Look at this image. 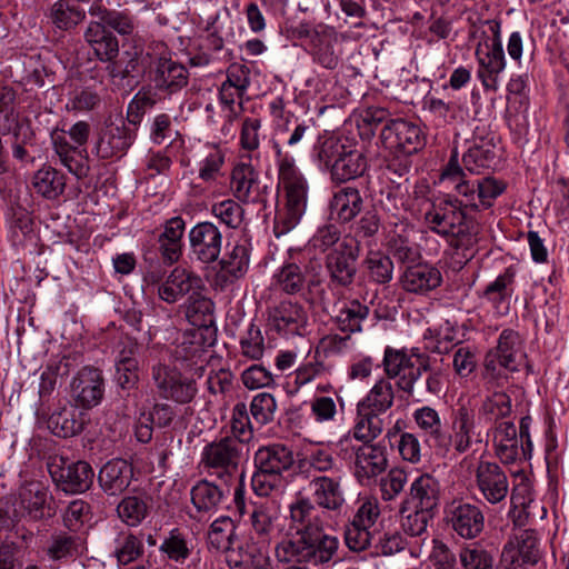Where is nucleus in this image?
<instances>
[{
  "label": "nucleus",
  "instance_id": "1",
  "mask_svg": "<svg viewBox=\"0 0 569 569\" xmlns=\"http://www.w3.org/2000/svg\"><path fill=\"white\" fill-rule=\"evenodd\" d=\"M463 198H448L433 204L425 214L428 228L446 238L465 262L473 258L479 241L478 222L465 212Z\"/></svg>",
  "mask_w": 569,
  "mask_h": 569
},
{
  "label": "nucleus",
  "instance_id": "2",
  "mask_svg": "<svg viewBox=\"0 0 569 569\" xmlns=\"http://www.w3.org/2000/svg\"><path fill=\"white\" fill-rule=\"evenodd\" d=\"M526 358L522 341L518 332L505 329L495 348L490 349L483 360L481 373L486 390L502 389L510 375L519 371Z\"/></svg>",
  "mask_w": 569,
  "mask_h": 569
},
{
  "label": "nucleus",
  "instance_id": "3",
  "mask_svg": "<svg viewBox=\"0 0 569 569\" xmlns=\"http://www.w3.org/2000/svg\"><path fill=\"white\" fill-rule=\"evenodd\" d=\"M440 180L451 187L459 197L463 198L465 208L472 210L490 208L507 188L505 181L491 176L476 180L467 179L466 172L457 161V153L450 158L440 176Z\"/></svg>",
  "mask_w": 569,
  "mask_h": 569
},
{
  "label": "nucleus",
  "instance_id": "4",
  "mask_svg": "<svg viewBox=\"0 0 569 569\" xmlns=\"http://www.w3.org/2000/svg\"><path fill=\"white\" fill-rule=\"evenodd\" d=\"M339 540L325 533L322 527L305 535H290L276 547L281 562H306L313 566L330 562L337 555Z\"/></svg>",
  "mask_w": 569,
  "mask_h": 569
},
{
  "label": "nucleus",
  "instance_id": "5",
  "mask_svg": "<svg viewBox=\"0 0 569 569\" xmlns=\"http://www.w3.org/2000/svg\"><path fill=\"white\" fill-rule=\"evenodd\" d=\"M279 180L286 191V204L274 216L276 237L286 234L301 220L307 209L308 186L293 160L283 158L279 163Z\"/></svg>",
  "mask_w": 569,
  "mask_h": 569
},
{
  "label": "nucleus",
  "instance_id": "6",
  "mask_svg": "<svg viewBox=\"0 0 569 569\" xmlns=\"http://www.w3.org/2000/svg\"><path fill=\"white\" fill-rule=\"evenodd\" d=\"M386 379H396L399 390L412 397L415 385L428 369V353L419 348L396 349L387 347L382 359Z\"/></svg>",
  "mask_w": 569,
  "mask_h": 569
},
{
  "label": "nucleus",
  "instance_id": "7",
  "mask_svg": "<svg viewBox=\"0 0 569 569\" xmlns=\"http://www.w3.org/2000/svg\"><path fill=\"white\" fill-rule=\"evenodd\" d=\"M383 210L389 212L399 222H395L393 229L388 232L387 248L390 254L400 263L413 264L421 259L419 246L411 239L412 229L400 220L401 211L405 210V201L397 192H388L385 200H381Z\"/></svg>",
  "mask_w": 569,
  "mask_h": 569
},
{
  "label": "nucleus",
  "instance_id": "8",
  "mask_svg": "<svg viewBox=\"0 0 569 569\" xmlns=\"http://www.w3.org/2000/svg\"><path fill=\"white\" fill-rule=\"evenodd\" d=\"M489 435V431L483 432L481 420L476 415V411L466 406H459L451 416V433L448 435L446 447L440 448V451L447 452L452 447L459 455L467 452L473 443H481L483 437Z\"/></svg>",
  "mask_w": 569,
  "mask_h": 569
},
{
  "label": "nucleus",
  "instance_id": "9",
  "mask_svg": "<svg viewBox=\"0 0 569 569\" xmlns=\"http://www.w3.org/2000/svg\"><path fill=\"white\" fill-rule=\"evenodd\" d=\"M152 57L151 74L154 87L168 94L180 91L188 84L189 71L184 64L172 59L163 43H157Z\"/></svg>",
  "mask_w": 569,
  "mask_h": 569
},
{
  "label": "nucleus",
  "instance_id": "10",
  "mask_svg": "<svg viewBox=\"0 0 569 569\" xmlns=\"http://www.w3.org/2000/svg\"><path fill=\"white\" fill-rule=\"evenodd\" d=\"M47 467L56 486L67 493H82L93 483L94 471L86 461L68 462L62 457H53Z\"/></svg>",
  "mask_w": 569,
  "mask_h": 569
},
{
  "label": "nucleus",
  "instance_id": "11",
  "mask_svg": "<svg viewBox=\"0 0 569 569\" xmlns=\"http://www.w3.org/2000/svg\"><path fill=\"white\" fill-rule=\"evenodd\" d=\"M380 137L383 147L397 156L416 153L425 144L420 127L405 119L389 120L383 126Z\"/></svg>",
  "mask_w": 569,
  "mask_h": 569
},
{
  "label": "nucleus",
  "instance_id": "12",
  "mask_svg": "<svg viewBox=\"0 0 569 569\" xmlns=\"http://www.w3.org/2000/svg\"><path fill=\"white\" fill-rule=\"evenodd\" d=\"M152 380L158 395L178 403H189L196 397L197 386L193 379L183 377L180 372L166 365L152 367Z\"/></svg>",
  "mask_w": 569,
  "mask_h": 569
},
{
  "label": "nucleus",
  "instance_id": "13",
  "mask_svg": "<svg viewBox=\"0 0 569 569\" xmlns=\"http://www.w3.org/2000/svg\"><path fill=\"white\" fill-rule=\"evenodd\" d=\"M71 397L82 409L98 406L104 395L102 371L94 367H83L71 381Z\"/></svg>",
  "mask_w": 569,
  "mask_h": 569
},
{
  "label": "nucleus",
  "instance_id": "14",
  "mask_svg": "<svg viewBox=\"0 0 569 569\" xmlns=\"http://www.w3.org/2000/svg\"><path fill=\"white\" fill-rule=\"evenodd\" d=\"M358 247L350 240L337 244L326 258V268L333 283L348 287L357 273Z\"/></svg>",
  "mask_w": 569,
  "mask_h": 569
},
{
  "label": "nucleus",
  "instance_id": "15",
  "mask_svg": "<svg viewBox=\"0 0 569 569\" xmlns=\"http://www.w3.org/2000/svg\"><path fill=\"white\" fill-rule=\"evenodd\" d=\"M353 476L362 486L386 471L388 467L387 449L380 443H362L353 449Z\"/></svg>",
  "mask_w": 569,
  "mask_h": 569
},
{
  "label": "nucleus",
  "instance_id": "16",
  "mask_svg": "<svg viewBox=\"0 0 569 569\" xmlns=\"http://www.w3.org/2000/svg\"><path fill=\"white\" fill-rule=\"evenodd\" d=\"M476 486L483 499L497 505L503 501L509 492V480L506 472L496 463L480 461L475 470Z\"/></svg>",
  "mask_w": 569,
  "mask_h": 569
},
{
  "label": "nucleus",
  "instance_id": "17",
  "mask_svg": "<svg viewBox=\"0 0 569 569\" xmlns=\"http://www.w3.org/2000/svg\"><path fill=\"white\" fill-rule=\"evenodd\" d=\"M502 559L512 569L536 565L540 559L539 538L535 530L525 529L515 535L502 550Z\"/></svg>",
  "mask_w": 569,
  "mask_h": 569
},
{
  "label": "nucleus",
  "instance_id": "18",
  "mask_svg": "<svg viewBox=\"0 0 569 569\" xmlns=\"http://www.w3.org/2000/svg\"><path fill=\"white\" fill-rule=\"evenodd\" d=\"M440 500L439 481L430 473L418 476L409 487V492L400 505V513L408 509H420L433 512Z\"/></svg>",
  "mask_w": 569,
  "mask_h": 569
},
{
  "label": "nucleus",
  "instance_id": "19",
  "mask_svg": "<svg viewBox=\"0 0 569 569\" xmlns=\"http://www.w3.org/2000/svg\"><path fill=\"white\" fill-rule=\"evenodd\" d=\"M447 522L463 539L478 537L485 527L482 510L469 502H452L447 510Z\"/></svg>",
  "mask_w": 569,
  "mask_h": 569
},
{
  "label": "nucleus",
  "instance_id": "20",
  "mask_svg": "<svg viewBox=\"0 0 569 569\" xmlns=\"http://www.w3.org/2000/svg\"><path fill=\"white\" fill-rule=\"evenodd\" d=\"M495 38L488 50L483 52L480 48L477 49L476 54L480 68L478 77L480 78L483 87L496 91L498 88V76L506 68L505 52L500 40V26L496 24Z\"/></svg>",
  "mask_w": 569,
  "mask_h": 569
},
{
  "label": "nucleus",
  "instance_id": "21",
  "mask_svg": "<svg viewBox=\"0 0 569 569\" xmlns=\"http://www.w3.org/2000/svg\"><path fill=\"white\" fill-rule=\"evenodd\" d=\"M180 310L194 330L206 331L209 339L216 336L214 303L201 290L192 291Z\"/></svg>",
  "mask_w": 569,
  "mask_h": 569
},
{
  "label": "nucleus",
  "instance_id": "22",
  "mask_svg": "<svg viewBox=\"0 0 569 569\" xmlns=\"http://www.w3.org/2000/svg\"><path fill=\"white\" fill-rule=\"evenodd\" d=\"M136 139V130L127 126L111 123L101 131L96 142V153L100 159L121 158Z\"/></svg>",
  "mask_w": 569,
  "mask_h": 569
},
{
  "label": "nucleus",
  "instance_id": "23",
  "mask_svg": "<svg viewBox=\"0 0 569 569\" xmlns=\"http://www.w3.org/2000/svg\"><path fill=\"white\" fill-rule=\"evenodd\" d=\"M269 322L283 336H302L308 316L301 305L284 300L269 311Z\"/></svg>",
  "mask_w": 569,
  "mask_h": 569
},
{
  "label": "nucleus",
  "instance_id": "24",
  "mask_svg": "<svg viewBox=\"0 0 569 569\" xmlns=\"http://www.w3.org/2000/svg\"><path fill=\"white\" fill-rule=\"evenodd\" d=\"M189 241L192 253L203 263H210L218 259L222 236L219 229L211 222H200L189 232Z\"/></svg>",
  "mask_w": 569,
  "mask_h": 569
},
{
  "label": "nucleus",
  "instance_id": "25",
  "mask_svg": "<svg viewBox=\"0 0 569 569\" xmlns=\"http://www.w3.org/2000/svg\"><path fill=\"white\" fill-rule=\"evenodd\" d=\"M216 342V336L211 339L207 337V332L192 330L186 333L182 341L177 346L176 356L182 361L189 362L194 367V375L201 377L206 370L208 348Z\"/></svg>",
  "mask_w": 569,
  "mask_h": 569
},
{
  "label": "nucleus",
  "instance_id": "26",
  "mask_svg": "<svg viewBox=\"0 0 569 569\" xmlns=\"http://www.w3.org/2000/svg\"><path fill=\"white\" fill-rule=\"evenodd\" d=\"M244 446L224 437L218 441L208 443L201 455V465L206 469L237 468Z\"/></svg>",
  "mask_w": 569,
  "mask_h": 569
},
{
  "label": "nucleus",
  "instance_id": "27",
  "mask_svg": "<svg viewBox=\"0 0 569 569\" xmlns=\"http://www.w3.org/2000/svg\"><path fill=\"white\" fill-rule=\"evenodd\" d=\"M442 282L440 270L429 263H413L408 266L400 277L405 291L416 295H427L437 289Z\"/></svg>",
  "mask_w": 569,
  "mask_h": 569
},
{
  "label": "nucleus",
  "instance_id": "28",
  "mask_svg": "<svg viewBox=\"0 0 569 569\" xmlns=\"http://www.w3.org/2000/svg\"><path fill=\"white\" fill-rule=\"evenodd\" d=\"M132 477V466L127 460L117 458L102 466L98 481L104 493L118 496L129 487Z\"/></svg>",
  "mask_w": 569,
  "mask_h": 569
},
{
  "label": "nucleus",
  "instance_id": "29",
  "mask_svg": "<svg viewBox=\"0 0 569 569\" xmlns=\"http://www.w3.org/2000/svg\"><path fill=\"white\" fill-rule=\"evenodd\" d=\"M201 289L202 280L200 277L186 269L176 268L159 287L158 295L163 301L174 303L179 298Z\"/></svg>",
  "mask_w": 569,
  "mask_h": 569
},
{
  "label": "nucleus",
  "instance_id": "30",
  "mask_svg": "<svg viewBox=\"0 0 569 569\" xmlns=\"http://www.w3.org/2000/svg\"><path fill=\"white\" fill-rule=\"evenodd\" d=\"M291 449L282 443H273L261 447L254 455V467L264 475L278 476L293 465Z\"/></svg>",
  "mask_w": 569,
  "mask_h": 569
},
{
  "label": "nucleus",
  "instance_id": "31",
  "mask_svg": "<svg viewBox=\"0 0 569 569\" xmlns=\"http://www.w3.org/2000/svg\"><path fill=\"white\" fill-rule=\"evenodd\" d=\"M488 431L492 432L496 456L502 463H513L520 453L523 452V447L519 445L513 422H499Z\"/></svg>",
  "mask_w": 569,
  "mask_h": 569
},
{
  "label": "nucleus",
  "instance_id": "32",
  "mask_svg": "<svg viewBox=\"0 0 569 569\" xmlns=\"http://www.w3.org/2000/svg\"><path fill=\"white\" fill-rule=\"evenodd\" d=\"M369 311L368 306L356 299L341 300L333 306L332 319L337 328L343 332H360L362 322L368 318Z\"/></svg>",
  "mask_w": 569,
  "mask_h": 569
},
{
  "label": "nucleus",
  "instance_id": "33",
  "mask_svg": "<svg viewBox=\"0 0 569 569\" xmlns=\"http://www.w3.org/2000/svg\"><path fill=\"white\" fill-rule=\"evenodd\" d=\"M290 529H296L293 535H305L321 528L319 509L309 498L298 497L289 508Z\"/></svg>",
  "mask_w": 569,
  "mask_h": 569
},
{
  "label": "nucleus",
  "instance_id": "34",
  "mask_svg": "<svg viewBox=\"0 0 569 569\" xmlns=\"http://www.w3.org/2000/svg\"><path fill=\"white\" fill-rule=\"evenodd\" d=\"M412 417L427 441L435 448L440 450V448L447 446L446 443L449 442L448 435L443 429L439 412L435 408L423 406L416 409Z\"/></svg>",
  "mask_w": 569,
  "mask_h": 569
},
{
  "label": "nucleus",
  "instance_id": "35",
  "mask_svg": "<svg viewBox=\"0 0 569 569\" xmlns=\"http://www.w3.org/2000/svg\"><path fill=\"white\" fill-rule=\"evenodd\" d=\"M368 169V161L362 150L348 146L341 158L336 160L331 179L343 183L363 176Z\"/></svg>",
  "mask_w": 569,
  "mask_h": 569
},
{
  "label": "nucleus",
  "instance_id": "36",
  "mask_svg": "<svg viewBox=\"0 0 569 569\" xmlns=\"http://www.w3.org/2000/svg\"><path fill=\"white\" fill-rule=\"evenodd\" d=\"M362 198L357 188L346 186L337 190L330 200V214L340 222H349L362 209Z\"/></svg>",
  "mask_w": 569,
  "mask_h": 569
},
{
  "label": "nucleus",
  "instance_id": "37",
  "mask_svg": "<svg viewBox=\"0 0 569 569\" xmlns=\"http://www.w3.org/2000/svg\"><path fill=\"white\" fill-rule=\"evenodd\" d=\"M83 36L100 61L110 62L118 57L119 43L117 37L98 22L90 21Z\"/></svg>",
  "mask_w": 569,
  "mask_h": 569
},
{
  "label": "nucleus",
  "instance_id": "38",
  "mask_svg": "<svg viewBox=\"0 0 569 569\" xmlns=\"http://www.w3.org/2000/svg\"><path fill=\"white\" fill-rule=\"evenodd\" d=\"M248 83L249 80L244 71L240 76L234 72V69H231L228 72L227 81L222 84L221 101L230 106V111L234 117H239L246 110L244 104L249 101Z\"/></svg>",
  "mask_w": 569,
  "mask_h": 569
},
{
  "label": "nucleus",
  "instance_id": "39",
  "mask_svg": "<svg viewBox=\"0 0 569 569\" xmlns=\"http://www.w3.org/2000/svg\"><path fill=\"white\" fill-rule=\"evenodd\" d=\"M491 392L486 396L479 408V418L481 421L490 423L491 427L499 422H508L505 420L512 412V401L508 393L500 389L488 390Z\"/></svg>",
  "mask_w": 569,
  "mask_h": 569
},
{
  "label": "nucleus",
  "instance_id": "40",
  "mask_svg": "<svg viewBox=\"0 0 569 569\" xmlns=\"http://www.w3.org/2000/svg\"><path fill=\"white\" fill-rule=\"evenodd\" d=\"M386 419L381 413L365 409L357 405L352 438L362 443H373L383 431Z\"/></svg>",
  "mask_w": 569,
  "mask_h": 569
},
{
  "label": "nucleus",
  "instance_id": "41",
  "mask_svg": "<svg viewBox=\"0 0 569 569\" xmlns=\"http://www.w3.org/2000/svg\"><path fill=\"white\" fill-rule=\"evenodd\" d=\"M91 22H98L102 28L113 29L120 34H131L134 30V19L128 11L110 10L99 2H93L89 8Z\"/></svg>",
  "mask_w": 569,
  "mask_h": 569
},
{
  "label": "nucleus",
  "instance_id": "42",
  "mask_svg": "<svg viewBox=\"0 0 569 569\" xmlns=\"http://www.w3.org/2000/svg\"><path fill=\"white\" fill-rule=\"evenodd\" d=\"M309 487L313 501L321 508L337 510L345 501L339 482L332 478L326 476L315 477L310 481Z\"/></svg>",
  "mask_w": 569,
  "mask_h": 569
},
{
  "label": "nucleus",
  "instance_id": "43",
  "mask_svg": "<svg viewBox=\"0 0 569 569\" xmlns=\"http://www.w3.org/2000/svg\"><path fill=\"white\" fill-rule=\"evenodd\" d=\"M48 18L57 29L71 31L86 19V11L71 0H57Z\"/></svg>",
  "mask_w": 569,
  "mask_h": 569
},
{
  "label": "nucleus",
  "instance_id": "44",
  "mask_svg": "<svg viewBox=\"0 0 569 569\" xmlns=\"http://www.w3.org/2000/svg\"><path fill=\"white\" fill-rule=\"evenodd\" d=\"M83 549L82 538L74 532L59 531L51 535L47 556L57 561L79 556Z\"/></svg>",
  "mask_w": 569,
  "mask_h": 569
},
{
  "label": "nucleus",
  "instance_id": "45",
  "mask_svg": "<svg viewBox=\"0 0 569 569\" xmlns=\"http://www.w3.org/2000/svg\"><path fill=\"white\" fill-rule=\"evenodd\" d=\"M38 420H46L48 429L57 437L68 438L80 433L83 429V421L77 419L73 411L62 408L46 417L40 410L37 411Z\"/></svg>",
  "mask_w": 569,
  "mask_h": 569
},
{
  "label": "nucleus",
  "instance_id": "46",
  "mask_svg": "<svg viewBox=\"0 0 569 569\" xmlns=\"http://www.w3.org/2000/svg\"><path fill=\"white\" fill-rule=\"evenodd\" d=\"M47 497L48 492L42 483L27 482L19 490V505L30 519L40 520L44 517Z\"/></svg>",
  "mask_w": 569,
  "mask_h": 569
},
{
  "label": "nucleus",
  "instance_id": "47",
  "mask_svg": "<svg viewBox=\"0 0 569 569\" xmlns=\"http://www.w3.org/2000/svg\"><path fill=\"white\" fill-rule=\"evenodd\" d=\"M393 383L389 379L380 378L357 405L383 415L393 406Z\"/></svg>",
  "mask_w": 569,
  "mask_h": 569
},
{
  "label": "nucleus",
  "instance_id": "48",
  "mask_svg": "<svg viewBox=\"0 0 569 569\" xmlns=\"http://www.w3.org/2000/svg\"><path fill=\"white\" fill-rule=\"evenodd\" d=\"M34 190L47 199H56L66 188L64 174L52 167L39 169L32 179Z\"/></svg>",
  "mask_w": 569,
  "mask_h": 569
},
{
  "label": "nucleus",
  "instance_id": "49",
  "mask_svg": "<svg viewBox=\"0 0 569 569\" xmlns=\"http://www.w3.org/2000/svg\"><path fill=\"white\" fill-rule=\"evenodd\" d=\"M496 158L495 147L489 141L481 140L480 143L471 146L462 157L463 172L480 174L485 169L492 166Z\"/></svg>",
  "mask_w": 569,
  "mask_h": 569
},
{
  "label": "nucleus",
  "instance_id": "50",
  "mask_svg": "<svg viewBox=\"0 0 569 569\" xmlns=\"http://www.w3.org/2000/svg\"><path fill=\"white\" fill-rule=\"evenodd\" d=\"M516 271L508 267L483 290L482 297L495 307L508 300L513 292Z\"/></svg>",
  "mask_w": 569,
  "mask_h": 569
},
{
  "label": "nucleus",
  "instance_id": "51",
  "mask_svg": "<svg viewBox=\"0 0 569 569\" xmlns=\"http://www.w3.org/2000/svg\"><path fill=\"white\" fill-rule=\"evenodd\" d=\"M363 264L371 281L379 284H386L392 280L393 262L388 254L380 251H370L367 254Z\"/></svg>",
  "mask_w": 569,
  "mask_h": 569
},
{
  "label": "nucleus",
  "instance_id": "52",
  "mask_svg": "<svg viewBox=\"0 0 569 569\" xmlns=\"http://www.w3.org/2000/svg\"><path fill=\"white\" fill-rule=\"evenodd\" d=\"M223 497L222 491L216 485L201 480L191 489V500L198 511L214 510Z\"/></svg>",
  "mask_w": 569,
  "mask_h": 569
},
{
  "label": "nucleus",
  "instance_id": "53",
  "mask_svg": "<svg viewBox=\"0 0 569 569\" xmlns=\"http://www.w3.org/2000/svg\"><path fill=\"white\" fill-rule=\"evenodd\" d=\"M253 510L251 512V526L259 535L258 547H262L266 542L267 548H270V531H271V510L273 509V501H266L258 505L252 502Z\"/></svg>",
  "mask_w": 569,
  "mask_h": 569
},
{
  "label": "nucleus",
  "instance_id": "54",
  "mask_svg": "<svg viewBox=\"0 0 569 569\" xmlns=\"http://www.w3.org/2000/svg\"><path fill=\"white\" fill-rule=\"evenodd\" d=\"M119 518L128 526L134 527L141 523V521L148 515L147 502L136 496H129L123 498L117 507Z\"/></svg>",
  "mask_w": 569,
  "mask_h": 569
},
{
  "label": "nucleus",
  "instance_id": "55",
  "mask_svg": "<svg viewBox=\"0 0 569 569\" xmlns=\"http://www.w3.org/2000/svg\"><path fill=\"white\" fill-rule=\"evenodd\" d=\"M276 282L283 292L295 295L302 290L306 277L299 264L288 262L276 274Z\"/></svg>",
  "mask_w": 569,
  "mask_h": 569
},
{
  "label": "nucleus",
  "instance_id": "56",
  "mask_svg": "<svg viewBox=\"0 0 569 569\" xmlns=\"http://www.w3.org/2000/svg\"><path fill=\"white\" fill-rule=\"evenodd\" d=\"M340 43L336 37L323 34L315 50V60L326 69H336L340 62Z\"/></svg>",
  "mask_w": 569,
  "mask_h": 569
},
{
  "label": "nucleus",
  "instance_id": "57",
  "mask_svg": "<svg viewBox=\"0 0 569 569\" xmlns=\"http://www.w3.org/2000/svg\"><path fill=\"white\" fill-rule=\"evenodd\" d=\"M249 429V411L246 402H238L233 409L230 419V435L228 438L237 441L238 443L247 447L249 443L248 435Z\"/></svg>",
  "mask_w": 569,
  "mask_h": 569
},
{
  "label": "nucleus",
  "instance_id": "58",
  "mask_svg": "<svg viewBox=\"0 0 569 569\" xmlns=\"http://www.w3.org/2000/svg\"><path fill=\"white\" fill-rule=\"evenodd\" d=\"M459 560L463 569H492L493 565L491 555L475 543L460 549Z\"/></svg>",
  "mask_w": 569,
  "mask_h": 569
},
{
  "label": "nucleus",
  "instance_id": "59",
  "mask_svg": "<svg viewBox=\"0 0 569 569\" xmlns=\"http://www.w3.org/2000/svg\"><path fill=\"white\" fill-rule=\"evenodd\" d=\"M408 476L403 469L392 468L380 479L381 498L385 501L395 500L405 489Z\"/></svg>",
  "mask_w": 569,
  "mask_h": 569
},
{
  "label": "nucleus",
  "instance_id": "60",
  "mask_svg": "<svg viewBox=\"0 0 569 569\" xmlns=\"http://www.w3.org/2000/svg\"><path fill=\"white\" fill-rule=\"evenodd\" d=\"M143 553L142 540L133 533H123L118 540L114 557L118 563L129 565Z\"/></svg>",
  "mask_w": 569,
  "mask_h": 569
},
{
  "label": "nucleus",
  "instance_id": "61",
  "mask_svg": "<svg viewBox=\"0 0 569 569\" xmlns=\"http://www.w3.org/2000/svg\"><path fill=\"white\" fill-rule=\"evenodd\" d=\"M69 373V360L60 359L58 362L49 363L41 373L39 385L40 398L48 397L56 388L58 377Z\"/></svg>",
  "mask_w": 569,
  "mask_h": 569
},
{
  "label": "nucleus",
  "instance_id": "62",
  "mask_svg": "<svg viewBox=\"0 0 569 569\" xmlns=\"http://www.w3.org/2000/svg\"><path fill=\"white\" fill-rule=\"evenodd\" d=\"M222 270L231 278H242L249 266V254L246 246L237 244L226 259L220 261Z\"/></svg>",
  "mask_w": 569,
  "mask_h": 569
},
{
  "label": "nucleus",
  "instance_id": "63",
  "mask_svg": "<svg viewBox=\"0 0 569 569\" xmlns=\"http://www.w3.org/2000/svg\"><path fill=\"white\" fill-rule=\"evenodd\" d=\"M273 396L266 391H259L251 399V416L260 425H266L273 419L276 411Z\"/></svg>",
  "mask_w": 569,
  "mask_h": 569
},
{
  "label": "nucleus",
  "instance_id": "64",
  "mask_svg": "<svg viewBox=\"0 0 569 569\" xmlns=\"http://www.w3.org/2000/svg\"><path fill=\"white\" fill-rule=\"evenodd\" d=\"M333 458L328 451L317 449L298 460V469L300 473H305L309 477L311 470L326 472L333 467Z\"/></svg>",
  "mask_w": 569,
  "mask_h": 569
}]
</instances>
